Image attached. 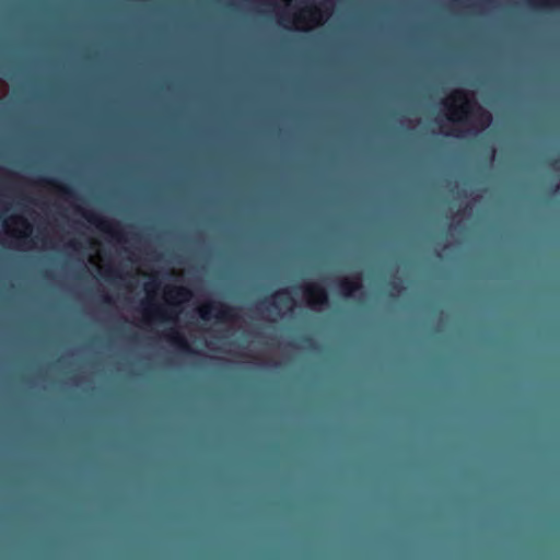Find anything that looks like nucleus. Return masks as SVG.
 Masks as SVG:
<instances>
[{
	"label": "nucleus",
	"mask_w": 560,
	"mask_h": 560,
	"mask_svg": "<svg viewBox=\"0 0 560 560\" xmlns=\"http://www.w3.org/2000/svg\"><path fill=\"white\" fill-rule=\"evenodd\" d=\"M362 288L360 279L351 280L343 278L339 281V290L343 298L350 299Z\"/></svg>",
	"instance_id": "nucleus-9"
},
{
	"label": "nucleus",
	"mask_w": 560,
	"mask_h": 560,
	"mask_svg": "<svg viewBox=\"0 0 560 560\" xmlns=\"http://www.w3.org/2000/svg\"><path fill=\"white\" fill-rule=\"evenodd\" d=\"M303 341H305V342H307L310 345L313 343V339L311 337H308V336L304 337Z\"/></svg>",
	"instance_id": "nucleus-17"
},
{
	"label": "nucleus",
	"mask_w": 560,
	"mask_h": 560,
	"mask_svg": "<svg viewBox=\"0 0 560 560\" xmlns=\"http://www.w3.org/2000/svg\"><path fill=\"white\" fill-rule=\"evenodd\" d=\"M168 295L171 300L168 301L167 307L152 301L142 302L144 316L161 322L174 320L175 316L178 314V311L175 308L177 306L175 300L186 301L191 296V292L186 287H173L168 290Z\"/></svg>",
	"instance_id": "nucleus-1"
},
{
	"label": "nucleus",
	"mask_w": 560,
	"mask_h": 560,
	"mask_svg": "<svg viewBox=\"0 0 560 560\" xmlns=\"http://www.w3.org/2000/svg\"><path fill=\"white\" fill-rule=\"evenodd\" d=\"M392 288L394 290H396L397 292H400L401 289H402V287L399 283H396V282L392 283Z\"/></svg>",
	"instance_id": "nucleus-15"
},
{
	"label": "nucleus",
	"mask_w": 560,
	"mask_h": 560,
	"mask_svg": "<svg viewBox=\"0 0 560 560\" xmlns=\"http://www.w3.org/2000/svg\"><path fill=\"white\" fill-rule=\"evenodd\" d=\"M199 316L203 320H209L214 317L217 320L226 322L237 318L234 307L223 302H209L199 308Z\"/></svg>",
	"instance_id": "nucleus-3"
},
{
	"label": "nucleus",
	"mask_w": 560,
	"mask_h": 560,
	"mask_svg": "<svg viewBox=\"0 0 560 560\" xmlns=\"http://www.w3.org/2000/svg\"><path fill=\"white\" fill-rule=\"evenodd\" d=\"M37 183L42 186L50 187L57 190L65 198H77L75 190L67 184L61 183L59 179L48 176H40Z\"/></svg>",
	"instance_id": "nucleus-6"
},
{
	"label": "nucleus",
	"mask_w": 560,
	"mask_h": 560,
	"mask_svg": "<svg viewBox=\"0 0 560 560\" xmlns=\"http://www.w3.org/2000/svg\"><path fill=\"white\" fill-rule=\"evenodd\" d=\"M103 302L109 304V303H112V300H110V298L108 295H104L103 296Z\"/></svg>",
	"instance_id": "nucleus-16"
},
{
	"label": "nucleus",
	"mask_w": 560,
	"mask_h": 560,
	"mask_svg": "<svg viewBox=\"0 0 560 560\" xmlns=\"http://www.w3.org/2000/svg\"><path fill=\"white\" fill-rule=\"evenodd\" d=\"M83 218L91 224L95 225L100 231L107 233L116 238L121 237L120 224L109 221L92 211H82Z\"/></svg>",
	"instance_id": "nucleus-4"
},
{
	"label": "nucleus",
	"mask_w": 560,
	"mask_h": 560,
	"mask_svg": "<svg viewBox=\"0 0 560 560\" xmlns=\"http://www.w3.org/2000/svg\"><path fill=\"white\" fill-rule=\"evenodd\" d=\"M303 293L312 307H323L329 302L328 291L318 283L306 284L303 288Z\"/></svg>",
	"instance_id": "nucleus-5"
},
{
	"label": "nucleus",
	"mask_w": 560,
	"mask_h": 560,
	"mask_svg": "<svg viewBox=\"0 0 560 560\" xmlns=\"http://www.w3.org/2000/svg\"><path fill=\"white\" fill-rule=\"evenodd\" d=\"M155 288H158V283H156V282H149V283H147V284H145V291H147L148 293H150V292H151V290H152V289H155Z\"/></svg>",
	"instance_id": "nucleus-14"
},
{
	"label": "nucleus",
	"mask_w": 560,
	"mask_h": 560,
	"mask_svg": "<svg viewBox=\"0 0 560 560\" xmlns=\"http://www.w3.org/2000/svg\"><path fill=\"white\" fill-rule=\"evenodd\" d=\"M120 277L119 272L115 269H108L106 271V275H105V278L107 279H113V278H118Z\"/></svg>",
	"instance_id": "nucleus-13"
},
{
	"label": "nucleus",
	"mask_w": 560,
	"mask_h": 560,
	"mask_svg": "<svg viewBox=\"0 0 560 560\" xmlns=\"http://www.w3.org/2000/svg\"><path fill=\"white\" fill-rule=\"evenodd\" d=\"M164 337L168 342L178 348L180 351L185 353H194V349L185 338V336L176 328L170 329Z\"/></svg>",
	"instance_id": "nucleus-7"
},
{
	"label": "nucleus",
	"mask_w": 560,
	"mask_h": 560,
	"mask_svg": "<svg viewBox=\"0 0 560 560\" xmlns=\"http://www.w3.org/2000/svg\"><path fill=\"white\" fill-rule=\"evenodd\" d=\"M69 245H70L71 247H73V248H77L78 243H77V242H70V243H69Z\"/></svg>",
	"instance_id": "nucleus-18"
},
{
	"label": "nucleus",
	"mask_w": 560,
	"mask_h": 560,
	"mask_svg": "<svg viewBox=\"0 0 560 560\" xmlns=\"http://www.w3.org/2000/svg\"><path fill=\"white\" fill-rule=\"evenodd\" d=\"M478 112H479V115H480V118H482V122L485 126H488L491 121V115L489 113H487L486 110H483L481 107L478 106Z\"/></svg>",
	"instance_id": "nucleus-11"
},
{
	"label": "nucleus",
	"mask_w": 560,
	"mask_h": 560,
	"mask_svg": "<svg viewBox=\"0 0 560 560\" xmlns=\"http://www.w3.org/2000/svg\"><path fill=\"white\" fill-rule=\"evenodd\" d=\"M453 102H459L460 104L455 106L451 103L445 102L444 105L451 110V115L447 119L451 121H463L469 114L472 113V108L477 107V103L467 97V92L463 90H455L450 95Z\"/></svg>",
	"instance_id": "nucleus-2"
},
{
	"label": "nucleus",
	"mask_w": 560,
	"mask_h": 560,
	"mask_svg": "<svg viewBox=\"0 0 560 560\" xmlns=\"http://www.w3.org/2000/svg\"><path fill=\"white\" fill-rule=\"evenodd\" d=\"M271 298V300H266L265 302L275 308H279L280 306H290V308H292V306L295 304L294 299L287 289L276 292Z\"/></svg>",
	"instance_id": "nucleus-8"
},
{
	"label": "nucleus",
	"mask_w": 560,
	"mask_h": 560,
	"mask_svg": "<svg viewBox=\"0 0 560 560\" xmlns=\"http://www.w3.org/2000/svg\"><path fill=\"white\" fill-rule=\"evenodd\" d=\"M16 221L21 222V224L25 228L26 232L23 233L24 237H27L32 231L31 224L23 218H15Z\"/></svg>",
	"instance_id": "nucleus-12"
},
{
	"label": "nucleus",
	"mask_w": 560,
	"mask_h": 560,
	"mask_svg": "<svg viewBox=\"0 0 560 560\" xmlns=\"http://www.w3.org/2000/svg\"><path fill=\"white\" fill-rule=\"evenodd\" d=\"M529 4L534 8H542L548 5L560 7V0H530Z\"/></svg>",
	"instance_id": "nucleus-10"
}]
</instances>
